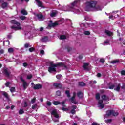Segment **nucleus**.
<instances>
[{
    "mask_svg": "<svg viewBox=\"0 0 125 125\" xmlns=\"http://www.w3.org/2000/svg\"><path fill=\"white\" fill-rule=\"evenodd\" d=\"M2 95L4 96L5 98H8V94H7V93H6V92H3L2 93Z\"/></svg>",
    "mask_w": 125,
    "mask_h": 125,
    "instance_id": "nucleus-31",
    "label": "nucleus"
},
{
    "mask_svg": "<svg viewBox=\"0 0 125 125\" xmlns=\"http://www.w3.org/2000/svg\"><path fill=\"white\" fill-rule=\"evenodd\" d=\"M99 62L102 64H104V63H105V60L103 58H102L100 60Z\"/></svg>",
    "mask_w": 125,
    "mask_h": 125,
    "instance_id": "nucleus-37",
    "label": "nucleus"
},
{
    "mask_svg": "<svg viewBox=\"0 0 125 125\" xmlns=\"http://www.w3.org/2000/svg\"><path fill=\"white\" fill-rule=\"evenodd\" d=\"M20 80L21 82H23V89H27L28 86L29 85V84H28V83H27V82H26L25 81V80H24V79H23V77H20Z\"/></svg>",
    "mask_w": 125,
    "mask_h": 125,
    "instance_id": "nucleus-6",
    "label": "nucleus"
},
{
    "mask_svg": "<svg viewBox=\"0 0 125 125\" xmlns=\"http://www.w3.org/2000/svg\"><path fill=\"white\" fill-rule=\"evenodd\" d=\"M72 110H76L77 109V106L76 105H72Z\"/></svg>",
    "mask_w": 125,
    "mask_h": 125,
    "instance_id": "nucleus-59",
    "label": "nucleus"
},
{
    "mask_svg": "<svg viewBox=\"0 0 125 125\" xmlns=\"http://www.w3.org/2000/svg\"><path fill=\"white\" fill-rule=\"evenodd\" d=\"M112 116L113 117H118L119 116V112H116V111L114 110H108L106 111V117H111Z\"/></svg>",
    "mask_w": 125,
    "mask_h": 125,
    "instance_id": "nucleus-4",
    "label": "nucleus"
},
{
    "mask_svg": "<svg viewBox=\"0 0 125 125\" xmlns=\"http://www.w3.org/2000/svg\"><path fill=\"white\" fill-rule=\"evenodd\" d=\"M9 84H10V83L9 82H7L6 83H5V85L7 87H8L9 86Z\"/></svg>",
    "mask_w": 125,
    "mask_h": 125,
    "instance_id": "nucleus-56",
    "label": "nucleus"
},
{
    "mask_svg": "<svg viewBox=\"0 0 125 125\" xmlns=\"http://www.w3.org/2000/svg\"><path fill=\"white\" fill-rule=\"evenodd\" d=\"M115 85L113 84L109 86V89H114V88L115 87Z\"/></svg>",
    "mask_w": 125,
    "mask_h": 125,
    "instance_id": "nucleus-47",
    "label": "nucleus"
},
{
    "mask_svg": "<svg viewBox=\"0 0 125 125\" xmlns=\"http://www.w3.org/2000/svg\"><path fill=\"white\" fill-rule=\"evenodd\" d=\"M24 108H26V107H28V103H27V102H24Z\"/></svg>",
    "mask_w": 125,
    "mask_h": 125,
    "instance_id": "nucleus-58",
    "label": "nucleus"
},
{
    "mask_svg": "<svg viewBox=\"0 0 125 125\" xmlns=\"http://www.w3.org/2000/svg\"><path fill=\"white\" fill-rule=\"evenodd\" d=\"M4 53V50L3 49L0 50V55L1 54H3Z\"/></svg>",
    "mask_w": 125,
    "mask_h": 125,
    "instance_id": "nucleus-54",
    "label": "nucleus"
},
{
    "mask_svg": "<svg viewBox=\"0 0 125 125\" xmlns=\"http://www.w3.org/2000/svg\"><path fill=\"white\" fill-rule=\"evenodd\" d=\"M88 63H84L83 64V66L84 70H85V71H88V67H87V66H88Z\"/></svg>",
    "mask_w": 125,
    "mask_h": 125,
    "instance_id": "nucleus-18",
    "label": "nucleus"
},
{
    "mask_svg": "<svg viewBox=\"0 0 125 125\" xmlns=\"http://www.w3.org/2000/svg\"><path fill=\"white\" fill-rule=\"evenodd\" d=\"M10 90L11 92H12V93L15 92V87H11L10 89Z\"/></svg>",
    "mask_w": 125,
    "mask_h": 125,
    "instance_id": "nucleus-38",
    "label": "nucleus"
},
{
    "mask_svg": "<svg viewBox=\"0 0 125 125\" xmlns=\"http://www.w3.org/2000/svg\"><path fill=\"white\" fill-rule=\"evenodd\" d=\"M75 99V97H72L71 99H69V100L72 103H74V104H78V102L76 101V100Z\"/></svg>",
    "mask_w": 125,
    "mask_h": 125,
    "instance_id": "nucleus-16",
    "label": "nucleus"
},
{
    "mask_svg": "<svg viewBox=\"0 0 125 125\" xmlns=\"http://www.w3.org/2000/svg\"><path fill=\"white\" fill-rule=\"evenodd\" d=\"M32 78H33V75H32L27 76L28 80H31V79H32Z\"/></svg>",
    "mask_w": 125,
    "mask_h": 125,
    "instance_id": "nucleus-53",
    "label": "nucleus"
},
{
    "mask_svg": "<svg viewBox=\"0 0 125 125\" xmlns=\"http://www.w3.org/2000/svg\"><path fill=\"white\" fill-rule=\"evenodd\" d=\"M114 90L116 91H118V92H120V90H121V84H118L116 88H114Z\"/></svg>",
    "mask_w": 125,
    "mask_h": 125,
    "instance_id": "nucleus-20",
    "label": "nucleus"
},
{
    "mask_svg": "<svg viewBox=\"0 0 125 125\" xmlns=\"http://www.w3.org/2000/svg\"><path fill=\"white\" fill-rule=\"evenodd\" d=\"M82 25H83V26L85 28H87V27H89V26L91 25V23H82Z\"/></svg>",
    "mask_w": 125,
    "mask_h": 125,
    "instance_id": "nucleus-22",
    "label": "nucleus"
},
{
    "mask_svg": "<svg viewBox=\"0 0 125 125\" xmlns=\"http://www.w3.org/2000/svg\"><path fill=\"white\" fill-rule=\"evenodd\" d=\"M97 77H98V78H100V77H101V73H97Z\"/></svg>",
    "mask_w": 125,
    "mask_h": 125,
    "instance_id": "nucleus-63",
    "label": "nucleus"
},
{
    "mask_svg": "<svg viewBox=\"0 0 125 125\" xmlns=\"http://www.w3.org/2000/svg\"><path fill=\"white\" fill-rule=\"evenodd\" d=\"M121 74L122 75V76H125V70L121 71Z\"/></svg>",
    "mask_w": 125,
    "mask_h": 125,
    "instance_id": "nucleus-55",
    "label": "nucleus"
},
{
    "mask_svg": "<svg viewBox=\"0 0 125 125\" xmlns=\"http://www.w3.org/2000/svg\"><path fill=\"white\" fill-rule=\"evenodd\" d=\"M97 1H90L86 3V11H87V8H93L95 11L102 10L101 7L99 5H97Z\"/></svg>",
    "mask_w": 125,
    "mask_h": 125,
    "instance_id": "nucleus-1",
    "label": "nucleus"
},
{
    "mask_svg": "<svg viewBox=\"0 0 125 125\" xmlns=\"http://www.w3.org/2000/svg\"><path fill=\"white\" fill-rule=\"evenodd\" d=\"M7 38H8V39H11V35H8L7 36Z\"/></svg>",
    "mask_w": 125,
    "mask_h": 125,
    "instance_id": "nucleus-64",
    "label": "nucleus"
},
{
    "mask_svg": "<svg viewBox=\"0 0 125 125\" xmlns=\"http://www.w3.org/2000/svg\"><path fill=\"white\" fill-rule=\"evenodd\" d=\"M36 16L37 17L38 19L40 20H44V16L42 14H37Z\"/></svg>",
    "mask_w": 125,
    "mask_h": 125,
    "instance_id": "nucleus-11",
    "label": "nucleus"
},
{
    "mask_svg": "<svg viewBox=\"0 0 125 125\" xmlns=\"http://www.w3.org/2000/svg\"><path fill=\"white\" fill-rule=\"evenodd\" d=\"M32 103H35L36 102V97H34L31 100Z\"/></svg>",
    "mask_w": 125,
    "mask_h": 125,
    "instance_id": "nucleus-52",
    "label": "nucleus"
},
{
    "mask_svg": "<svg viewBox=\"0 0 125 125\" xmlns=\"http://www.w3.org/2000/svg\"><path fill=\"white\" fill-rule=\"evenodd\" d=\"M91 125H100L98 124V123H97L96 122H93V123H92Z\"/></svg>",
    "mask_w": 125,
    "mask_h": 125,
    "instance_id": "nucleus-61",
    "label": "nucleus"
},
{
    "mask_svg": "<svg viewBox=\"0 0 125 125\" xmlns=\"http://www.w3.org/2000/svg\"><path fill=\"white\" fill-rule=\"evenodd\" d=\"M53 105H54V106H57V105H61L62 106V107H66L64 101L61 102L58 101H53Z\"/></svg>",
    "mask_w": 125,
    "mask_h": 125,
    "instance_id": "nucleus-5",
    "label": "nucleus"
},
{
    "mask_svg": "<svg viewBox=\"0 0 125 125\" xmlns=\"http://www.w3.org/2000/svg\"><path fill=\"white\" fill-rule=\"evenodd\" d=\"M37 3L38 4V5L39 7H41V8H44V6L42 5V3L41 1L37 2Z\"/></svg>",
    "mask_w": 125,
    "mask_h": 125,
    "instance_id": "nucleus-23",
    "label": "nucleus"
},
{
    "mask_svg": "<svg viewBox=\"0 0 125 125\" xmlns=\"http://www.w3.org/2000/svg\"><path fill=\"white\" fill-rule=\"evenodd\" d=\"M42 87V85L41 84H37L33 87L34 89H41Z\"/></svg>",
    "mask_w": 125,
    "mask_h": 125,
    "instance_id": "nucleus-13",
    "label": "nucleus"
},
{
    "mask_svg": "<svg viewBox=\"0 0 125 125\" xmlns=\"http://www.w3.org/2000/svg\"><path fill=\"white\" fill-rule=\"evenodd\" d=\"M21 14H23V15H28V12L25 10L23 9L21 11Z\"/></svg>",
    "mask_w": 125,
    "mask_h": 125,
    "instance_id": "nucleus-24",
    "label": "nucleus"
},
{
    "mask_svg": "<svg viewBox=\"0 0 125 125\" xmlns=\"http://www.w3.org/2000/svg\"><path fill=\"white\" fill-rule=\"evenodd\" d=\"M51 114L52 115V116H54V117H55V118H56L57 119H58V118H59V115H58V113H57V109H53L51 112Z\"/></svg>",
    "mask_w": 125,
    "mask_h": 125,
    "instance_id": "nucleus-7",
    "label": "nucleus"
},
{
    "mask_svg": "<svg viewBox=\"0 0 125 125\" xmlns=\"http://www.w3.org/2000/svg\"><path fill=\"white\" fill-rule=\"evenodd\" d=\"M3 73L6 77H10V71H8L7 68H4Z\"/></svg>",
    "mask_w": 125,
    "mask_h": 125,
    "instance_id": "nucleus-10",
    "label": "nucleus"
},
{
    "mask_svg": "<svg viewBox=\"0 0 125 125\" xmlns=\"http://www.w3.org/2000/svg\"><path fill=\"white\" fill-rule=\"evenodd\" d=\"M66 49H67L68 52H70V51H72V48H71L70 46H66L65 47Z\"/></svg>",
    "mask_w": 125,
    "mask_h": 125,
    "instance_id": "nucleus-29",
    "label": "nucleus"
},
{
    "mask_svg": "<svg viewBox=\"0 0 125 125\" xmlns=\"http://www.w3.org/2000/svg\"><path fill=\"white\" fill-rule=\"evenodd\" d=\"M112 120L111 119H107L105 120V123H106V124H110L112 123Z\"/></svg>",
    "mask_w": 125,
    "mask_h": 125,
    "instance_id": "nucleus-27",
    "label": "nucleus"
},
{
    "mask_svg": "<svg viewBox=\"0 0 125 125\" xmlns=\"http://www.w3.org/2000/svg\"><path fill=\"white\" fill-rule=\"evenodd\" d=\"M103 100L99 99L98 102L99 104H103Z\"/></svg>",
    "mask_w": 125,
    "mask_h": 125,
    "instance_id": "nucleus-57",
    "label": "nucleus"
},
{
    "mask_svg": "<svg viewBox=\"0 0 125 125\" xmlns=\"http://www.w3.org/2000/svg\"><path fill=\"white\" fill-rule=\"evenodd\" d=\"M10 23L13 25H16L17 26V27L12 26L11 27V29H13L15 31H17L18 30H22V28L20 27V23L17 22V21L14 20H12L10 21Z\"/></svg>",
    "mask_w": 125,
    "mask_h": 125,
    "instance_id": "nucleus-3",
    "label": "nucleus"
},
{
    "mask_svg": "<svg viewBox=\"0 0 125 125\" xmlns=\"http://www.w3.org/2000/svg\"><path fill=\"white\" fill-rule=\"evenodd\" d=\"M117 33L118 37H120L121 36V33H120V32H119V30L117 31Z\"/></svg>",
    "mask_w": 125,
    "mask_h": 125,
    "instance_id": "nucleus-62",
    "label": "nucleus"
},
{
    "mask_svg": "<svg viewBox=\"0 0 125 125\" xmlns=\"http://www.w3.org/2000/svg\"><path fill=\"white\" fill-rule=\"evenodd\" d=\"M41 41L42 42H46L48 41V37L47 36H44L42 39Z\"/></svg>",
    "mask_w": 125,
    "mask_h": 125,
    "instance_id": "nucleus-19",
    "label": "nucleus"
},
{
    "mask_svg": "<svg viewBox=\"0 0 125 125\" xmlns=\"http://www.w3.org/2000/svg\"><path fill=\"white\" fill-rule=\"evenodd\" d=\"M101 97H102L103 100H104V101H107V100H109V97L106 95H103L101 96Z\"/></svg>",
    "mask_w": 125,
    "mask_h": 125,
    "instance_id": "nucleus-15",
    "label": "nucleus"
},
{
    "mask_svg": "<svg viewBox=\"0 0 125 125\" xmlns=\"http://www.w3.org/2000/svg\"><path fill=\"white\" fill-rule=\"evenodd\" d=\"M49 23H51L49 24L48 25V27H49V28H54V27H56V26H58V23L57 22L52 23V20L49 21Z\"/></svg>",
    "mask_w": 125,
    "mask_h": 125,
    "instance_id": "nucleus-8",
    "label": "nucleus"
},
{
    "mask_svg": "<svg viewBox=\"0 0 125 125\" xmlns=\"http://www.w3.org/2000/svg\"><path fill=\"white\" fill-rule=\"evenodd\" d=\"M77 96L79 98H83V94L81 91H79L77 93Z\"/></svg>",
    "mask_w": 125,
    "mask_h": 125,
    "instance_id": "nucleus-17",
    "label": "nucleus"
},
{
    "mask_svg": "<svg viewBox=\"0 0 125 125\" xmlns=\"http://www.w3.org/2000/svg\"><path fill=\"white\" fill-rule=\"evenodd\" d=\"M56 15V13L55 12H52V13H50L51 17H55Z\"/></svg>",
    "mask_w": 125,
    "mask_h": 125,
    "instance_id": "nucleus-33",
    "label": "nucleus"
},
{
    "mask_svg": "<svg viewBox=\"0 0 125 125\" xmlns=\"http://www.w3.org/2000/svg\"><path fill=\"white\" fill-rule=\"evenodd\" d=\"M122 89H125V83H122V86H121Z\"/></svg>",
    "mask_w": 125,
    "mask_h": 125,
    "instance_id": "nucleus-48",
    "label": "nucleus"
},
{
    "mask_svg": "<svg viewBox=\"0 0 125 125\" xmlns=\"http://www.w3.org/2000/svg\"><path fill=\"white\" fill-rule=\"evenodd\" d=\"M78 85L79 86H81V87H83V86H85L86 85V84L85 83H84V82H79L78 83Z\"/></svg>",
    "mask_w": 125,
    "mask_h": 125,
    "instance_id": "nucleus-21",
    "label": "nucleus"
},
{
    "mask_svg": "<svg viewBox=\"0 0 125 125\" xmlns=\"http://www.w3.org/2000/svg\"><path fill=\"white\" fill-rule=\"evenodd\" d=\"M56 67H63L65 69H67V67L63 62H59L57 64L50 63V66L48 68L49 73L52 72H56Z\"/></svg>",
    "mask_w": 125,
    "mask_h": 125,
    "instance_id": "nucleus-2",
    "label": "nucleus"
},
{
    "mask_svg": "<svg viewBox=\"0 0 125 125\" xmlns=\"http://www.w3.org/2000/svg\"><path fill=\"white\" fill-rule=\"evenodd\" d=\"M112 64H116V63H119V60H114L111 62Z\"/></svg>",
    "mask_w": 125,
    "mask_h": 125,
    "instance_id": "nucleus-44",
    "label": "nucleus"
},
{
    "mask_svg": "<svg viewBox=\"0 0 125 125\" xmlns=\"http://www.w3.org/2000/svg\"><path fill=\"white\" fill-rule=\"evenodd\" d=\"M96 100H99L100 99V94L98 93L96 94Z\"/></svg>",
    "mask_w": 125,
    "mask_h": 125,
    "instance_id": "nucleus-30",
    "label": "nucleus"
},
{
    "mask_svg": "<svg viewBox=\"0 0 125 125\" xmlns=\"http://www.w3.org/2000/svg\"><path fill=\"white\" fill-rule=\"evenodd\" d=\"M32 47V46L31 45H30L29 43H25L24 44V47L25 48H28V47Z\"/></svg>",
    "mask_w": 125,
    "mask_h": 125,
    "instance_id": "nucleus-32",
    "label": "nucleus"
},
{
    "mask_svg": "<svg viewBox=\"0 0 125 125\" xmlns=\"http://www.w3.org/2000/svg\"><path fill=\"white\" fill-rule=\"evenodd\" d=\"M70 113L72 114V115H75L76 114V110L72 109L70 111Z\"/></svg>",
    "mask_w": 125,
    "mask_h": 125,
    "instance_id": "nucleus-43",
    "label": "nucleus"
},
{
    "mask_svg": "<svg viewBox=\"0 0 125 125\" xmlns=\"http://www.w3.org/2000/svg\"><path fill=\"white\" fill-rule=\"evenodd\" d=\"M2 8H5L6 7H7V2H4L2 3Z\"/></svg>",
    "mask_w": 125,
    "mask_h": 125,
    "instance_id": "nucleus-26",
    "label": "nucleus"
},
{
    "mask_svg": "<svg viewBox=\"0 0 125 125\" xmlns=\"http://www.w3.org/2000/svg\"><path fill=\"white\" fill-rule=\"evenodd\" d=\"M105 33L107 36H108V37H111V36H113V32L109 31L108 30H106L105 31Z\"/></svg>",
    "mask_w": 125,
    "mask_h": 125,
    "instance_id": "nucleus-14",
    "label": "nucleus"
},
{
    "mask_svg": "<svg viewBox=\"0 0 125 125\" xmlns=\"http://www.w3.org/2000/svg\"><path fill=\"white\" fill-rule=\"evenodd\" d=\"M20 19H21V20H25V19H26V17L24 16H21L20 17Z\"/></svg>",
    "mask_w": 125,
    "mask_h": 125,
    "instance_id": "nucleus-45",
    "label": "nucleus"
},
{
    "mask_svg": "<svg viewBox=\"0 0 125 125\" xmlns=\"http://www.w3.org/2000/svg\"><path fill=\"white\" fill-rule=\"evenodd\" d=\"M8 51L9 53H12V52H13V48H9L8 50Z\"/></svg>",
    "mask_w": 125,
    "mask_h": 125,
    "instance_id": "nucleus-41",
    "label": "nucleus"
},
{
    "mask_svg": "<svg viewBox=\"0 0 125 125\" xmlns=\"http://www.w3.org/2000/svg\"><path fill=\"white\" fill-rule=\"evenodd\" d=\"M53 86H54V87H56V88H59V89H62V87H63L62 84H61V83H54Z\"/></svg>",
    "mask_w": 125,
    "mask_h": 125,
    "instance_id": "nucleus-9",
    "label": "nucleus"
},
{
    "mask_svg": "<svg viewBox=\"0 0 125 125\" xmlns=\"http://www.w3.org/2000/svg\"><path fill=\"white\" fill-rule=\"evenodd\" d=\"M24 110H23L22 109H20L19 111V114L20 115H22V114H24Z\"/></svg>",
    "mask_w": 125,
    "mask_h": 125,
    "instance_id": "nucleus-34",
    "label": "nucleus"
},
{
    "mask_svg": "<svg viewBox=\"0 0 125 125\" xmlns=\"http://www.w3.org/2000/svg\"><path fill=\"white\" fill-rule=\"evenodd\" d=\"M46 104L49 107H50V106H51V102L48 101L47 102Z\"/></svg>",
    "mask_w": 125,
    "mask_h": 125,
    "instance_id": "nucleus-49",
    "label": "nucleus"
},
{
    "mask_svg": "<svg viewBox=\"0 0 125 125\" xmlns=\"http://www.w3.org/2000/svg\"><path fill=\"white\" fill-rule=\"evenodd\" d=\"M66 39H67V37L66 36V35H62L60 36V40H65Z\"/></svg>",
    "mask_w": 125,
    "mask_h": 125,
    "instance_id": "nucleus-25",
    "label": "nucleus"
},
{
    "mask_svg": "<svg viewBox=\"0 0 125 125\" xmlns=\"http://www.w3.org/2000/svg\"><path fill=\"white\" fill-rule=\"evenodd\" d=\"M23 67H24L25 68H27V67H28V63L27 62H24L23 64Z\"/></svg>",
    "mask_w": 125,
    "mask_h": 125,
    "instance_id": "nucleus-50",
    "label": "nucleus"
},
{
    "mask_svg": "<svg viewBox=\"0 0 125 125\" xmlns=\"http://www.w3.org/2000/svg\"><path fill=\"white\" fill-rule=\"evenodd\" d=\"M61 77H62L61 75H58L56 76V78L58 80H60V79H61Z\"/></svg>",
    "mask_w": 125,
    "mask_h": 125,
    "instance_id": "nucleus-51",
    "label": "nucleus"
},
{
    "mask_svg": "<svg viewBox=\"0 0 125 125\" xmlns=\"http://www.w3.org/2000/svg\"><path fill=\"white\" fill-rule=\"evenodd\" d=\"M35 48L31 47L29 49V52H33V51H35Z\"/></svg>",
    "mask_w": 125,
    "mask_h": 125,
    "instance_id": "nucleus-36",
    "label": "nucleus"
},
{
    "mask_svg": "<svg viewBox=\"0 0 125 125\" xmlns=\"http://www.w3.org/2000/svg\"><path fill=\"white\" fill-rule=\"evenodd\" d=\"M79 4H80V0H77L74 1V2L71 3V5L72 6H73V7L78 6V5H79Z\"/></svg>",
    "mask_w": 125,
    "mask_h": 125,
    "instance_id": "nucleus-12",
    "label": "nucleus"
},
{
    "mask_svg": "<svg viewBox=\"0 0 125 125\" xmlns=\"http://www.w3.org/2000/svg\"><path fill=\"white\" fill-rule=\"evenodd\" d=\"M65 94H66L67 97H71V94H70V91L69 90L65 91Z\"/></svg>",
    "mask_w": 125,
    "mask_h": 125,
    "instance_id": "nucleus-28",
    "label": "nucleus"
},
{
    "mask_svg": "<svg viewBox=\"0 0 125 125\" xmlns=\"http://www.w3.org/2000/svg\"><path fill=\"white\" fill-rule=\"evenodd\" d=\"M40 53H41V54H42V55L44 54V50H41L40 51Z\"/></svg>",
    "mask_w": 125,
    "mask_h": 125,
    "instance_id": "nucleus-60",
    "label": "nucleus"
},
{
    "mask_svg": "<svg viewBox=\"0 0 125 125\" xmlns=\"http://www.w3.org/2000/svg\"><path fill=\"white\" fill-rule=\"evenodd\" d=\"M56 95H57V96H60L61 95V91H57L56 92Z\"/></svg>",
    "mask_w": 125,
    "mask_h": 125,
    "instance_id": "nucleus-42",
    "label": "nucleus"
},
{
    "mask_svg": "<svg viewBox=\"0 0 125 125\" xmlns=\"http://www.w3.org/2000/svg\"><path fill=\"white\" fill-rule=\"evenodd\" d=\"M37 104L33 105L32 106V109H33V110H35L36 109V108H37Z\"/></svg>",
    "mask_w": 125,
    "mask_h": 125,
    "instance_id": "nucleus-46",
    "label": "nucleus"
},
{
    "mask_svg": "<svg viewBox=\"0 0 125 125\" xmlns=\"http://www.w3.org/2000/svg\"><path fill=\"white\" fill-rule=\"evenodd\" d=\"M62 111H64L65 112H67L69 111V109L68 108H65V107H63L62 108Z\"/></svg>",
    "mask_w": 125,
    "mask_h": 125,
    "instance_id": "nucleus-40",
    "label": "nucleus"
},
{
    "mask_svg": "<svg viewBox=\"0 0 125 125\" xmlns=\"http://www.w3.org/2000/svg\"><path fill=\"white\" fill-rule=\"evenodd\" d=\"M99 107H100L101 108V109H103V108H104V107H105V105H104L103 104H99Z\"/></svg>",
    "mask_w": 125,
    "mask_h": 125,
    "instance_id": "nucleus-39",
    "label": "nucleus"
},
{
    "mask_svg": "<svg viewBox=\"0 0 125 125\" xmlns=\"http://www.w3.org/2000/svg\"><path fill=\"white\" fill-rule=\"evenodd\" d=\"M84 34L86 36H89V35H90V32H89V31H85Z\"/></svg>",
    "mask_w": 125,
    "mask_h": 125,
    "instance_id": "nucleus-35",
    "label": "nucleus"
}]
</instances>
